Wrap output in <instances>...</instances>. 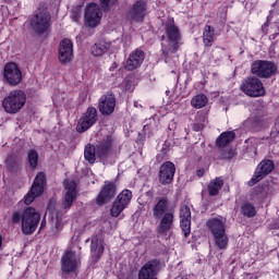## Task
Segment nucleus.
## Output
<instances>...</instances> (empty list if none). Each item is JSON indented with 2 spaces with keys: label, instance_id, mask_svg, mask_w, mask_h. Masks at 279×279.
<instances>
[{
  "label": "nucleus",
  "instance_id": "nucleus-9",
  "mask_svg": "<svg viewBox=\"0 0 279 279\" xmlns=\"http://www.w3.org/2000/svg\"><path fill=\"white\" fill-rule=\"evenodd\" d=\"M45 192V173L39 172L28 191V193L24 196V204L29 206L34 203L36 197H40V195Z\"/></svg>",
  "mask_w": 279,
  "mask_h": 279
},
{
  "label": "nucleus",
  "instance_id": "nucleus-22",
  "mask_svg": "<svg viewBox=\"0 0 279 279\" xmlns=\"http://www.w3.org/2000/svg\"><path fill=\"white\" fill-rule=\"evenodd\" d=\"M146 12L147 2H145V0H137L129 11L128 17L130 21H136L138 23L145 19Z\"/></svg>",
  "mask_w": 279,
  "mask_h": 279
},
{
  "label": "nucleus",
  "instance_id": "nucleus-39",
  "mask_svg": "<svg viewBox=\"0 0 279 279\" xmlns=\"http://www.w3.org/2000/svg\"><path fill=\"white\" fill-rule=\"evenodd\" d=\"M122 86L124 87L125 90H134V85H132V81H124L122 83Z\"/></svg>",
  "mask_w": 279,
  "mask_h": 279
},
{
  "label": "nucleus",
  "instance_id": "nucleus-31",
  "mask_svg": "<svg viewBox=\"0 0 279 279\" xmlns=\"http://www.w3.org/2000/svg\"><path fill=\"white\" fill-rule=\"evenodd\" d=\"M214 236V241H215V245L216 247H218V250H228V234H226V231H223L222 233H216L213 235Z\"/></svg>",
  "mask_w": 279,
  "mask_h": 279
},
{
  "label": "nucleus",
  "instance_id": "nucleus-14",
  "mask_svg": "<svg viewBox=\"0 0 279 279\" xmlns=\"http://www.w3.org/2000/svg\"><path fill=\"white\" fill-rule=\"evenodd\" d=\"M97 123V109L94 107L87 108L86 112L78 120V124L76 126L77 132H86L90 130L93 125Z\"/></svg>",
  "mask_w": 279,
  "mask_h": 279
},
{
  "label": "nucleus",
  "instance_id": "nucleus-7",
  "mask_svg": "<svg viewBox=\"0 0 279 279\" xmlns=\"http://www.w3.org/2000/svg\"><path fill=\"white\" fill-rule=\"evenodd\" d=\"M240 88L247 97H264L265 95L263 81L256 76H250L244 80Z\"/></svg>",
  "mask_w": 279,
  "mask_h": 279
},
{
  "label": "nucleus",
  "instance_id": "nucleus-25",
  "mask_svg": "<svg viewBox=\"0 0 279 279\" xmlns=\"http://www.w3.org/2000/svg\"><path fill=\"white\" fill-rule=\"evenodd\" d=\"M167 213H171V210H169V198L161 196L153 207V216L155 219H160V217H162V215H167Z\"/></svg>",
  "mask_w": 279,
  "mask_h": 279
},
{
  "label": "nucleus",
  "instance_id": "nucleus-46",
  "mask_svg": "<svg viewBox=\"0 0 279 279\" xmlns=\"http://www.w3.org/2000/svg\"><path fill=\"white\" fill-rule=\"evenodd\" d=\"M72 20H73V21H77V15L72 16Z\"/></svg>",
  "mask_w": 279,
  "mask_h": 279
},
{
  "label": "nucleus",
  "instance_id": "nucleus-1",
  "mask_svg": "<svg viewBox=\"0 0 279 279\" xmlns=\"http://www.w3.org/2000/svg\"><path fill=\"white\" fill-rule=\"evenodd\" d=\"M165 34H166V43L161 47L162 58L166 64H171V60L175 64L178 60V50L182 43V33L178 25H175V21L173 19H169L165 24Z\"/></svg>",
  "mask_w": 279,
  "mask_h": 279
},
{
  "label": "nucleus",
  "instance_id": "nucleus-35",
  "mask_svg": "<svg viewBox=\"0 0 279 279\" xmlns=\"http://www.w3.org/2000/svg\"><path fill=\"white\" fill-rule=\"evenodd\" d=\"M240 213L241 215H243V217H256V207H254V205H252L251 203L245 202L241 205Z\"/></svg>",
  "mask_w": 279,
  "mask_h": 279
},
{
  "label": "nucleus",
  "instance_id": "nucleus-19",
  "mask_svg": "<svg viewBox=\"0 0 279 279\" xmlns=\"http://www.w3.org/2000/svg\"><path fill=\"white\" fill-rule=\"evenodd\" d=\"M114 195H117V184H114V182L107 181L100 190L96 202L98 206H104V204H106V202H110Z\"/></svg>",
  "mask_w": 279,
  "mask_h": 279
},
{
  "label": "nucleus",
  "instance_id": "nucleus-2",
  "mask_svg": "<svg viewBox=\"0 0 279 279\" xmlns=\"http://www.w3.org/2000/svg\"><path fill=\"white\" fill-rule=\"evenodd\" d=\"M11 221L14 225L21 223L23 234L29 236L38 229L40 213L34 207H26L22 211H13Z\"/></svg>",
  "mask_w": 279,
  "mask_h": 279
},
{
  "label": "nucleus",
  "instance_id": "nucleus-17",
  "mask_svg": "<svg viewBox=\"0 0 279 279\" xmlns=\"http://www.w3.org/2000/svg\"><path fill=\"white\" fill-rule=\"evenodd\" d=\"M160 271V262L151 259L147 262L138 271V279H156Z\"/></svg>",
  "mask_w": 279,
  "mask_h": 279
},
{
  "label": "nucleus",
  "instance_id": "nucleus-10",
  "mask_svg": "<svg viewBox=\"0 0 279 279\" xmlns=\"http://www.w3.org/2000/svg\"><path fill=\"white\" fill-rule=\"evenodd\" d=\"M23 80V72L19 65L14 62H9L3 69V81L9 84V86H19Z\"/></svg>",
  "mask_w": 279,
  "mask_h": 279
},
{
  "label": "nucleus",
  "instance_id": "nucleus-6",
  "mask_svg": "<svg viewBox=\"0 0 279 279\" xmlns=\"http://www.w3.org/2000/svg\"><path fill=\"white\" fill-rule=\"evenodd\" d=\"M278 71V66L272 61L255 60L251 64V73L259 80H269Z\"/></svg>",
  "mask_w": 279,
  "mask_h": 279
},
{
  "label": "nucleus",
  "instance_id": "nucleus-3",
  "mask_svg": "<svg viewBox=\"0 0 279 279\" xmlns=\"http://www.w3.org/2000/svg\"><path fill=\"white\" fill-rule=\"evenodd\" d=\"M82 246L77 242H74L68 251H65L61 256V270L64 274H72L75 271L80 264L82 263Z\"/></svg>",
  "mask_w": 279,
  "mask_h": 279
},
{
  "label": "nucleus",
  "instance_id": "nucleus-24",
  "mask_svg": "<svg viewBox=\"0 0 279 279\" xmlns=\"http://www.w3.org/2000/svg\"><path fill=\"white\" fill-rule=\"evenodd\" d=\"M105 245H104V238L101 235H96L92 238V258L97 263L101 258V254H104Z\"/></svg>",
  "mask_w": 279,
  "mask_h": 279
},
{
  "label": "nucleus",
  "instance_id": "nucleus-29",
  "mask_svg": "<svg viewBox=\"0 0 279 279\" xmlns=\"http://www.w3.org/2000/svg\"><path fill=\"white\" fill-rule=\"evenodd\" d=\"M160 121L156 117H151L145 121L143 132L145 136H151L154 132H158Z\"/></svg>",
  "mask_w": 279,
  "mask_h": 279
},
{
  "label": "nucleus",
  "instance_id": "nucleus-5",
  "mask_svg": "<svg viewBox=\"0 0 279 279\" xmlns=\"http://www.w3.org/2000/svg\"><path fill=\"white\" fill-rule=\"evenodd\" d=\"M110 147H112V136L108 135L97 146V149L93 145L85 147V160H87L89 165H94L95 160H97V155L99 156V158H106V156L110 154Z\"/></svg>",
  "mask_w": 279,
  "mask_h": 279
},
{
  "label": "nucleus",
  "instance_id": "nucleus-40",
  "mask_svg": "<svg viewBox=\"0 0 279 279\" xmlns=\"http://www.w3.org/2000/svg\"><path fill=\"white\" fill-rule=\"evenodd\" d=\"M193 130H194V132H202V130H204V123H202V122L194 123Z\"/></svg>",
  "mask_w": 279,
  "mask_h": 279
},
{
  "label": "nucleus",
  "instance_id": "nucleus-47",
  "mask_svg": "<svg viewBox=\"0 0 279 279\" xmlns=\"http://www.w3.org/2000/svg\"><path fill=\"white\" fill-rule=\"evenodd\" d=\"M199 117H202V113L198 112V113L196 114V119H199Z\"/></svg>",
  "mask_w": 279,
  "mask_h": 279
},
{
  "label": "nucleus",
  "instance_id": "nucleus-44",
  "mask_svg": "<svg viewBox=\"0 0 279 279\" xmlns=\"http://www.w3.org/2000/svg\"><path fill=\"white\" fill-rule=\"evenodd\" d=\"M46 227H47V219L44 218V219L41 220L39 230H43V229L46 228Z\"/></svg>",
  "mask_w": 279,
  "mask_h": 279
},
{
  "label": "nucleus",
  "instance_id": "nucleus-38",
  "mask_svg": "<svg viewBox=\"0 0 279 279\" xmlns=\"http://www.w3.org/2000/svg\"><path fill=\"white\" fill-rule=\"evenodd\" d=\"M219 158L221 160H230V158H234V150L230 148H226V149L220 148Z\"/></svg>",
  "mask_w": 279,
  "mask_h": 279
},
{
  "label": "nucleus",
  "instance_id": "nucleus-32",
  "mask_svg": "<svg viewBox=\"0 0 279 279\" xmlns=\"http://www.w3.org/2000/svg\"><path fill=\"white\" fill-rule=\"evenodd\" d=\"M109 49H110V44L106 41H101V43L95 44L92 47L90 51L93 56H95L96 58H99L100 56H104V53H107Z\"/></svg>",
  "mask_w": 279,
  "mask_h": 279
},
{
  "label": "nucleus",
  "instance_id": "nucleus-37",
  "mask_svg": "<svg viewBox=\"0 0 279 279\" xmlns=\"http://www.w3.org/2000/svg\"><path fill=\"white\" fill-rule=\"evenodd\" d=\"M5 165H7V169L8 171H16V167H19V160L16 159V157L14 156H10L7 160H5Z\"/></svg>",
  "mask_w": 279,
  "mask_h": 279
},
{
  "label": "nucleus",
  "instance_id": "nucleus-18",
  "mask_svg": "<svg viewBox=\"0 0 279 279\" xmlns=\"http://www.w3.org/2000/svg\"><path fill=\"white\" fill-rule=\"evenodd\" d=\"M143 62H145V52L141 49H135L124 62V69L125 71H136Z\"/></svg>",
  "mask_w": 279,
  "mask_h": 279
},
{
  "label": "nucleus",
  "instance_id": "nucleus-15",
  "mask_svg": "<svg viewBox=\"0 0 279 279\" xmlns=\"http://www.w3.org/2000/svg\"><path fill=\"white\" fill-rule=\"evenodd\" d=\"M158 177L160 184L163 186L171 184L173 178H175V165L171 161L163 162L159 168Z\"/></svg>",
  "mask_w": 279,
  "mask_h": 279
},
{
  "label": "nucleus",
  "instance_id": "nucleus-23",
  "mask_svg": "<svg viewBox=\"0 0 279 279\" xmlns=\"http://www.w3.org/2000/svg\"><path fill=\"white\" fill-rule=\"evenodd\" d=\"M180 226L185 239L189 238L191 235V208L186 205L180 209Z\"/></svg>",
  "mask_w": 279,
  "mask_h": 279
},
{
  "label": "nucleus",
  "instance_id": "nucleus-48",
  "mask_svg": "<svg viewBox=\"0 0 279 279\" xmlns=\"http://www.w3.org/2000/svg\"><path fill=\"white\" fill-rule=\"evenodd\" d=\"M245 1H246V4L250 3V2H252V0H245Z\"/></svg>",
  "mask_w": 279,
  "mask_h": 279
},
{
  "label": "nucleus",
  "instance_id": "nucleus-11",
  "mask_svg": "<svg viewBox=\"0 0 279 279\" xmlns=\"http://www.w3.org/2000/svg\"><path fill=\"white\" fill-rule=\"evenodd\" d=\"M101 16H104V13L101 12V7H99V4L92 2L86 5L84 20L87 27H97V25L101 23Z\"/></svg>",
  "mask_w": 279,
  "mask_h": 279
},
{
  "label": "nucleus",
  "instance_id": "nucleus-27",
  "mask_svg": "<svg viewBox=\"0 0 279 279\" xmlns=\"http://www.w3.org/2000/svg\"><path fill=\"white\" fill-rule=\"evenodd\" d=\"M206 226L213 235L226 232V220L223 217L210 218Z\"/></svg>",
  "mask_w": 279,
  "mask_h": 279
},
{
  "label": "nucleus",
  "instance_id": "nucleus-8",
  "mask_svg": "<svg viewBox=\"0 0 279 279\" xmlns=\"http://www.w3.org/2000/svg\"><path fill=\"white\" fill-rule=\"evenodd\" d=\"M31 25L39 36L43 34H49V27H51V15L47 11H41L35 14L32 19Z\"/></svg>",
  "mask_w": 279,
  "mask_h": 279
},
{
  "label": "nucleus",
  "instance_id": "nucleus-20",
  "mask_svg": "<svg viewBox=\"0 0 279 279\" xmlns=\"http://www.w3.org/2000/svg\"><path fill=\"white\" fill-rule=\"evenodd\" d=\"M64 189H65V194L63 197V208H71L73 206V202L77 199V183L75 181H66L64 182Z\"/></svg>",
  "mask_w": 279,
  "mask_h": 279
},
{
  "label": "nucleus",
  "instance_id": "nucleus-21",
  "mask_svg": "<svg viewBox=\"0 0 279 279\" xmlns=\"http://www.w3.org/2000/svg\"><path fill=\"white\" fill-rule=\"evenodd\" d=\"M73 58V41L71 39H63L59 45V62L61 64H69Z\"/></svg>",
  "mask_w": 279,
  "mask_h": 279
},
{
  "label": "nucleus",
  "instance_id": "nucleus-4",
  "mask_svg": "<svg viewBox=\"0 0 279 279\" xmlns=\"http://www.w3.org/2000/svg\"><path fill=\"white\" fill-rule=\"evenodd\" d=\"M27 101V95L21 89L10 92L2 100V108L8 114H16L21 112Z\"/></svg>",
  "mask_w": 279,
  "mask_h": 279
},
{
  "label": "nucleus",
  "instance_id": "nucleus-42",
  "mask_svg": "<svg viewBox=\"0 0 279 279\" xmlns=\"http://www.w3.org/2000/svg\"><path fill=\"white\" fill-rule=\"evenodd\" d=\"M206 173V170H204V169H198L197 171H196V175L198 177V178H203V175Z\"/></svg>",
  "mask_w": 279,
  "mask_h": 279
},
{
  "label": "nucleus",
  "instance_id": "nucleus-45",
  "mask_svg": "<svg viewBox=\"0 0 279 279\" xmlns=\"http://www.w3.org/2000/svg\"><path fill=\"white\" fill-rule=\"evenodd\" d=\"M114 69H117V63H113L111 66H110V69H109V71H111V73L114 71Z\"/></svg>",
  "mask_w": 279,
  "mask_h": 279
},
{
  "label": "nucleus",
  "instance_id": "nucleus-30",
  "mask_svg": "<svg viewBox=\"0 0 279 279\" xmlns=\"http://www.w3.org/2000/svg\"><path fill=\"white\" fill-rule=\"evenodd\" d=\"M215 28L210 25H206L203 32V43L205 47H213V43H215Z\"/></svg>",
  "mask_w": 279,
  "mask_h": 279
},
{
  "label": "nucleus",
  "instance_id": "nucleus-43",
  "mask_svg": "<svg viewBox=\"0 0 279 279\" xmlns=\"http://www.w3.org/2000/svg\"><path fill=\"white\" fill-rule=\"evenodd\" d=\"M100 3L102 8H108V5H110V0H100Z\"/></svg>",
  "mask_w": 279,
  "mask_h": 279
},
{
  "label": "nucleus",
  "instance_id": "nucleus-36",
  "mask_svg": "<svg viewBox=\"0 0 279 279\" xmlns=\"http://www.w3.org/2000/svg\"><path fill=\"white\" fill-rule=\"evenodd\" d=\"M28 162L32 169H36L38 167V153L34 149L28 151Z\"/></svg>",
  "mask_w": 279,
  "mask_h": 279
},
{
  "label": "nucleus",
  "instance_id": "nucleus-41",
  "mask_svg": "<svg viewBox=\"0 0 279 279\" xmlns=\"http://www.w3.org/2000/svg\"><path fill=\"white\" fill-rule=\"evenodd\" d=\"M218 12H221L220 13L221 21H226V16H227L226 8L218 9Z\"/></svg>",
  "mask_w": 279,
  "mask_h": 279
},
{
  "label": "nucleus",
  "instance_id": "nucleus-13",
  "mask_svg": "<svg viewBox=\"0 0 279 279\" xmlns=\"http://www.w3.org/2000/svg\"><path fill=\"white\" fill-rule=\"evenodd\" d=\"M274 169L275 165L271 159L262 160L258 163L252 179L248 181V186H254V184H258V182H260V180H263V178H265L266 175H269V173H271Z\"/></svg>",
  "mask_w": 279,
  "mask_h": 279
},
{
  "label": "nucleus",
  "instance_id": "nucleus-16",
  "mask_svg": "<svg viewBox=\"0 0 279 279\" xmlns=\"http://www.w3.org/2000/svg\"><path fill=\"white\" fill-rule=\"evenodd\" d=\"M117 107V98L112 94H105L100 97L98 102L99 112L104 117H110L112 112H114V108Z\"/></svg>",
  "mask_w": 279,
  "mask_h": 279
},
{
  "label": "nucleus",
  "instance_id": "nucleus-34",
  "mask_svg": "<svg viewBox=\"0 0 279 279\" xmlns=\"http://www.w3.org/2000/svg\"><path fill=\"white\" fill-rule=\"evenodd\" d=\"M208 104V97L204 94H198L194 96L191 100V106L193 108H196V110H199L201 108H204Z\"/></svg>",
  "mask_w": 279,
  "mask_h": 279
},
{
  "label": "nucleus",
  "instance_id": "nucleus-33",
  "mask_svg": "<svg viewBox=\"0 0 279 279\" xmlns=\"http://www.w3.org/2000/svg\"><path fill=\"white\" fill-rule=\"evenodd\" d=\"M223 187V179L216 178L208 184V193L211 197L219 195V190Z\"/></svg>",
  "mask_w": 279,
  "mask_h": 279
},
{
  "label": "nucleus",
  "instance_id": "nucleus-26",
  "mask_svg": "<svg viewBox=\"0 0 279 279\" xmlns=\"http://www.w3.org/2000/svg\"><path fill=\"white\" fill-rule=\"evenodd\" d=\"M160 222L157 227L158 234H166V232H169L170 228H173V211H167L160 217Z\"/></svg>",
  "mask_w": 279,
  "mask_h": 279
},
{
  "label": "nucleus",
  "instance_id": "nucleus-12",
  "mask_svg": "<svg viewBox=\"0 0 279 279\" xmlns=\"http://www.w3.org/2000/svg\"><path fill=\"white\" fill-rule=\"evenodd\" d=\"M132 191L123 190L116 198L110 209L111 217H119L132 202Z\"/></svg>",
  "mask_w": 279,
  "mask_h": 279
},
{
  "label": "nucleus",
  "instance_id": "nucleus-49",
  "mask_svg": "<svg viewBox=\"0 0 279 279\" xmlns=\"http://www.w3.org/2000/svg\"><path fill=\"white\" fill-rule=\"evenodd\" d=\"M267 24H264V26H263V29H265V26H266Z\"/></svg>",
  "mask_w": 279,
  "mask_h": 279
},
{
  "label": "nucleus",
  "instance_id": "nucleus-28",
  "mask_svg": "<svg viewBox=\"0 0 279 279\" xmlns=\"http://www.w3.org/2000/svg\"><path fill=\"white\" fill-rule=\"evenodd\" d=\"M235 136L236 134L234 133V131H227L221 133L216 141L217 147H219V149H223L227 145H230V143L234 141Z\"/></svg>",
  "mask_w": 279,
  "mask_h": 279
}]
</instances>
